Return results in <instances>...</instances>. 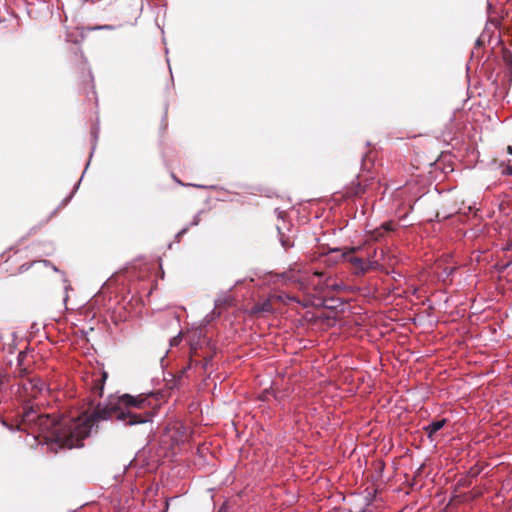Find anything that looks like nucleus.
I'll use <instances>...</instances> for the list:
<instances>
[{"instance_id": "obj_1", "label": "nucleus", "mask_w": 512, "mask_h": 512, "mask_svg": "<svg viewBox=\"0 0 512 512\" xmlns=\"http://www.w3.org/2000/svg\"><path fill=\"white\" fill-rule=\"evenodd\" d=\"M109 418H46L50 431L43 436V445L53 452L62 448L82 447L83 440L91 434L92 427Z\"/></svg>"}, {"instance_id": "obj_2", "label": "nucleus", "mask_w": 512, "mask_h": 512, "mask_svg": "<svg viewBox=\"0 0 512 512\" xmlns=\"http://www.w3.org/2000/svg\"><path fill=\"white\" fill-rule=\"evenodd\" d=\"M160 405V399L154 393L111 394L103 405H97L93 416H155Z\"/></svg>"}, {"instance_id": "obj_3", "label": "nucleus", "mask_w": 512, "mask_h": 512, "mask_svg": "<svg viewBox=\"0 0 512 512\" xmlns=\"http://www.w3.org/2000/svg\"><path fill=\"white\" fill-rule=\"evenodd\" d=\"M43 418H2L0 417V424L6 427L11 432L21 431L27 432V436H32L33 441L41 443L40 435H36L34 432H28L29 429L40 427L42 423L39 421Z\"/></svg>"}, {"instance_id": "obj_4", "label": "nucleus", "mask_w": 512, "mask_h": 512, "mask_svg": "<svg viewBox=\"0 0 512 512\" xmlns=\"http://www.w3.org/2000/svg\"><path fill=\"white\" fill-rule=\"evenodd\" d=\"M191 434L190 427L183 424L178 418L168 423L163 428L164 442H170L172 446L184 443Z\"/></svg>"}, {"instance_id": "obj_5", "label": "nucleus", "mask_w": 512, "mask_h": 512, "mask_svg": "<svg viewBox=\"0 0 512 512\" xmlns=\"http://www.w3.org/2000/svg\"><path fill=\"white\" fill-rule=\"evenodd\" d=\"M108 374L107 372L103 371L100 376L93 380V385L91 388V401H90V408L93 409V411L90 413L89 411L83 412L80 416H90L94 415L97 409V405L101 404V402H97V398H101L104 391V385L107 380ZM104 403H102L103 405Z\"/></svg>"}, {"instance_id": "obj_6", "label": "nucleus", "mask_w": 512, "mask_h": 512, "mask_svg": "<svg viewBox=\"0 0 512 512\" xmlns=\"http://www.w3.org/2000/svg\"><path fill=\"white\" fill-rule=\"evenodd\" d=\"M20 386L21 394L32 398H36L45 388L44 382L36 376L28 377L26 380H23Z\"/></svg>"}, {"instance_id": "obj_7", "label": "nucleus", "mask_w": 512, "mask_h": 512, "mask_svg": "<svg viewBox=\"0 0 512 512\" xmlns=\"http://www.w3.org/2000/svg\"><path fill=\"white\" fill-rule=\"evenodd\" d=\"M360 250V247L351 248H330L327 252L321 254L325 257V262L329 264H336L341 260H346L351 254L356 253Z\"/></svg>"}, {"instance_id": "obj_8", "label": "nucleus", "mask_w": 512, "mask_h": 512, "mask_svg": "<svg viewBox=\"0 0 512 512\" xmlns=\"http://www.w3.org/2000/svg\"><path fill=\"white\" fill-rule=\"evenodd\" d=\"M354 268L356 274H365L370 269H373L377 264L376 261H365L360 257L349 255L346 259Z\"/></svg>"}, {"instance_id": "obj_9", "label": "nucleus", "mask_w": 512, "mask_h": 512, "mask_svg": "<svg viewBox=\"0 0 512 512\" xmlns=\"http://www.w3.org/2000/svg\"><path fill=\"white\" fill-rule=\"evenodd\" d=\"M446 422V418H441L440 420L432 421L430 424L423 426V430L426 432L431 442L434 441L435 434L445 426Z\"/></svg>"}, {"instance_id": "obj_10", "label": "nucleus", "mask_w": 512, "mask_h": 512, "mask_svg": "<svg viewBox=\"0 0 512 512\" xmlns=\"http://www.w3.org/2000/svg\"><path fill=\"white\" fill-rule=\"evenodd\" d=\"M392 222H386L382 224L380 227L374 229L370 232V239L372 241H381L383 237L390 231H393Z\"/></svg>"}, {"instance_id": "obj_11", "label": "nucleus", "mask_w": 512, "mask_h": 512, "mask_svg": "<svg viewBox=\"0 0 512 512\" xmlns=\"http://www.w3.org/2000/svg\"><path fill=\"white\" fill-rule=\"evenodd\" d=\"M117 420H123L125 426H134L138 424H150L152 430V418H116Z\"/></svg>"}, {"instance_id": "obj_12", "label": "nucleus", "mask_w": 512, "mask_h": 512, "mask_svg": "<svg viewBox=\"0 0 512 512\" xmlns=\"http://www.w3.org/2000/svg\"><path fill=\"white\" fill-rule=\"evenodd\" d=\"M36 264L43 265L44 267H47V268L49 267L55 272L58 271L57 267L55 265H53L48 260L34 261L33 263H24L19 267V270H20V272H24V271L28 270L31 266L36 265Z\"/></svg>"}, {"instance_id": "obj_13", "label": "nucleus", "mask_w": 512, "mask_h": 512, "mask_svg": "<svg viewBox=\"0 0 512 512\" xmlns=\"http://www.w3.org/2000/svg\"><path fill=\"white\" fill-rule=\"evenodd\" d=\"M365 192V186H363L359 181L352 182L348 187L347 194L349 196H360Z\"/></svg>"}, {"instance_id": "obj_14", "label": "nucleus", "mask_w": 512, "mask_h": 512, "mask_svg": "<svg viewBox=\"0 0 512 512\" xmlns=\"http://www.w3.org/2000/svg\"><path fill=\"white\" fill-rule=\"evenodd\" d=\"M273 306L270 300H266L263 303L256 304L253 308L254 313H271Z\"/></svg>"}, {"instance_id": "obj_15", "label": "nucleus", "mask_w": 512, "mask_h": 512, "mask_svg": "<svg viewBox=\"0 0 512 512\" xmlns=\"http://www.w3.org/2000/svg\"><path fill=\"white\" fill-rule=\"evenodd\" d=\"M23 357H24L23 353H20L18 355L19 367H18V369L16 371V373H17L16 376L21 378L22 381L26 380L28 378L29 373H30L27 368L21 366V362H22V358Z\"/></svg>"}, {"instance_id": "obj_16", "label": "nucleus", "mask_w": 512, "mask_h": 512, "mask_svg": "<svg viewBox=\"0 0 512 512\" xmlns=\"http://www.w3.org/2000/svg\"><path fill=\"white\" fill-rule=\"evenodd\" d=\"M24 409L26 410L24 415L23 416H27L28 414L30 413H35L36 416H45V417H48V416H54V413H38L33 406H28L26 405L24 407Z\"/></svg>"}, {"instance_id": "obj_17", "label": "nucleus", "mask_w": 512, "mask_h": 512, "mask_svg": "<svg viewBox=\"0 0 512 512\" xmlns=\"http://www.w3.org/2000/svg\"><path fill=\"white\" fill-rule=\"evenodd\" d=\"M282 277L286 280L293 281V282H297L300 280V278L296 276L294 269H290L289 271L284 272L282 274Z\"/></svg>"}, {"instance_id": "obj_18", "label": "nucleus", "mask_w": 512, "mask_h": 512, "mask_svg": "<svg viewBox=\"0 0 512 512\" xmlns=\"http://www.w3.org/2000/svg\"><path fill=\"white\" fill-rule=\"evenodd\" d=\"M280 240H281V244H282V246H283L285 249H288V248H290V247H292V246H293V243H292V241H290V239H289V238H284V236H281Z\"/></svg>"}, {"instance_id": "obj_19", "label": "nucleus", "mask_w": 512, "mask_h": 512, "mask_svg": "<svg viewBox=\"0 0 512 512\" xmlns=\"http://www.w3.org/2000/svg\"><path fill=\"white\" fill-rule=\"evenodd\" d=\"M468 474L471 477H477L480 474V469L477 466L471 467Z\"/></svg>"}, {"instance_id": "obj_20", "label": "nucleus", "mask_w": 512, "mask_h": 512, "mask_svg": "<svg viewBox=\"0 0 512 512\" xmlns=\"http://www.w3.org/2000/svg\"><path fill=\"white\" fill-rule=\"evenodd\" d=\"M180 341H181V336L178 335V336L172 338L170 344H171V346H176L179 344Z\"/></svg>"}, {"instance_id": "obj_21", "label": "nucleus", "mask_w": 512, "mask_h": 512, "mask_svg": "<svg viewBox=\"0 0 512 512\" xmlns=\"http://www.w3.org/2000/svg\"><path fill=\"white\" fill-rule=\"evenodd\" d=\"M229 510V507H228V503L227 502H224L218 509L217 512H228Z\"/></svg>"}, {"instance_id": "obj_22", "label": "nucleus", "mask_w": 512, "mask_h": 512, "mask_svg": "<svg viewBox=\"0 0 512 512\" xmlns=\"http://www.w3.org/2000/svg\"><path fill=\"white\" fill-rule=\"evenodd\" d=\"M508 175H512V163H509L504 171Z\"/></svg>"}, {"instance_id": "obj_23", "label": "nucleus", "mask_w": 512, "mask_h": 512, "mask_svg": "<svg viewBox=\"0 0 512 512\" xmlns=\"http://www.w3.org/2000/svg\"><path fill=\"white\" fill-rule=\"evenodd\" d=\"M96 29H111V26L105 25V26L97 27Z\"/></svg>"}, {"instance_id": "obj_24", "label": "nucleus", "mask_w": 512, "mask_h": 512, "mask_svg": "<svg viewBox=\"0 0 512 512\" xmlns=\"http://www.w3.org/2000/svg\"><path fill=\"white\" fill-rule=\"evenodd\" d=\"M232 424H233L235 427H237L238 422H236V421H235V419H233V420H232Z\"/></svg>"}, {"instance_id": "obj_25", "label": "nucleus", "mask_w": 512, "mask_h": 512, "mask_svg": "<svg viewBox=\"0 0 512 512\" xmlns=\"http://www.w3.org/2000/svg\"><path fill=\"white\" fill-rule=\"evenodd\" d=\"M267 395H269V392H266V395H264V397H262V400H265V398H267Z\"/></svg>"}, {"instance_id": "obj_26", "label": "nucleus", "mask_w": 512, "mask_h": 512, "mask_svg": "<svg viewBox=\"0 0 512 512\" xmlns=\"http://www.w3.org/2000/svg\"><path fill=\"white\" fill-rule=\"evenodd\" d=\"M267 395H269V392H266V395H264V397H262V400H265V398H267Z\"/></svg>"}, {"instance_id": "obj_27", "label": "nucleus", "mask_w": 512, "mask_h": 512, "mask_svg": "<svg viewBox=\"0 0 512 512\" xmlns=\"http://www.w3.org/2000/svg\"><path fill=\"white\" fill-rule=\"evenodd\" d=\"M267 395H269V392H266V395H264V397H262V400H265V398H267Z\"/></svg>"}, {"instance_id": "obj_28", "label": "nucleus", "mask_w": 512, "mask_h": 512, "mask_svg": "<svg viewBox=\"0 0 512 512\" xmlns=\"http://www.w3.org/2000/svg\"><path fill=\"white\" fill-rule=\"evenodd\" d=\"M314 274L317 275V276L322 275V273H319V272H315Z\"/></svg>"}]
</instances>
